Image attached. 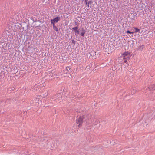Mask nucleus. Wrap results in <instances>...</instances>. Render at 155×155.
<instances>
[{"mask_svg":"<svg viewBox=\"0 0 155 155\" xmlns=\"http://www.w3.org/2000/svg\"><path fill=\"white\" fill-rule=\"evenodd\" d=\"M85 116L84 115H81L76 119V123L78 124V127L79 128L81 127L83 122V120Z\"/></svg>","mask_w":155,"mask_h":155,"instance_id":"1","label":"nucleus"},{"mask_svg":"<svg viewBox=\"0 0 155 155\" xmlns=\"http://www.w3.org/2000/svg\"><path fill=\"white\" fill-rule=\"evenodd\" d=\"M122 56L123 59H129L130 57V53L128 52H124L122 54Z\"/></svg>","mask_w":155,"mask_h":155,"instance_id":"2","label":"nucleus"},{"mask_svg":"<svg viewBox=\"0 0 155 155\" xmlns=\"http://www.w3.org/2000/svg\"><path fill=\"white\" fill-rule=\"evenodd\" d=\"M60 17H57L54 19L51 20V22L52 25H55V23H57L60 19Z\"/></svg>","mask_w":155,"mask_h":155,"instance_id":"3","label":"nucleus"},{"mask_svg":"<svg viewBox=\"0 0 155 155\" xmlns=\"http://www.w3.org/2000/svg\"><path fill=\"white\" fill-rule=\"evenodd\" d=\"M78 27H74L73 28V29L75 35L77 34V33L78 34L79 33V31L78 30Z\"/></svg>","mask_w":155,"mask_h":155,"instance_id":"4","label":"nucleus"},{"mask_svg":"<svg viewBox=\"0 0 155 155\" xmlns=\"http://www.w3.org/2000/svg\"><path fill=\"white\" fill-rule=\"evenodd\" d=\"M85 34V31L84 29H83L81 32L80 35L82 36H84Z\"/></svg>","mask_w":155,"mask_h":155,"instance_id":"5","label":"nucleus"},{"mask_svg":"<svg viewBox=\"0 0 155 155\" xmlns=\"http://www.w3.org/2000/svg\"><path fill=\"white\" fill-rule=\"evenodd\" d=\"M54 29L56 31L58 32L59 31L58 28L55 25H52Z\"/></svg>","mask_w":155,"mask_h":155,"instance_id":"6","label":"nucleus"},{"mask_svg":"<svg viewBox=\"0 0 155 155\" xmlns=\"http://www.w3.org/2000/svg\"><path fill=\"white\" fill-rule=\"evenodd\" d=\"M133 28H134L135 30V32L136 33L139 32L140 31V29L138 28H137L134 27Z\"/></svg>","mask_w":155,"mask_h":155,"instance_id":"7","label":"nucleus"},{"mask_svg":"<svg viewBox=\"0 0 155 155\" xmlns=\"http://www.w3.org/2000/svg\"><path fill=\"white\" fill-rule=\"evenodd\" d=\"M126 32H127V33H130V34H131V33L133 34V33H134V32H130L129 31V30H128V31H127Z\"/></svg>","mask_w":155,"mask_h":155,"instance_id":"8","label":"nucleus"},{"mask_svg":"<svg viewBox=\"0 0 155 155\" xmlns=\"http://www.w3.org/2000/svg\"><path fill=\"white\" fill-rule=\"evenodd\" d=\"M144 48V45H142L141 46H140V47H139V49L141 48V50H142V49Z\"/></svg>","mask_w":155,"mask_h":155,"instance_id":"9","label":"nucleus"},{"mask_svg":"<svg viewBox=\"0 0 155 155\" xmlns=\"http://www.w3.org/2000/svg\"><path fill=\"white\" fill-rule=\"evenodd\" d=\"M123 59L124 60V62H125V63H126L127 62V60L128 59L127 58V59Z\"/></svg>","mask_w":155,"mask_h":155,"instance_id":"10","label":"nucleus"},{"mask_svg":"<svg viewBox=\"0 0 155 155\" xmlns=\"http://www.w3.org/2000/svg\"><path fill=\"white\" fill-rule=\"evenodd\" d=\"M87 2H86V4H87Z\"/></svg>","mask_w":155,"mask_h":155,"instance_id":"11","label":"nucleus"}]
</instances>
